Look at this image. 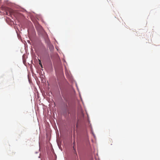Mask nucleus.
<instances>
[{
	"mask_svg": "<svg viewBox=\"0 0 160 160\" xmlns=\"http://www.w3.org/2000/svg\"><path fill=\"white\" fill-rule=\"evenodd\" d=\"M6 13L7 14V15H8V12H7Z\"/></svg>",
	"mask_w": 160,
	"mask_h": 160,
	"instance_id": "20e7f679",
	"label": "nucleus"
},
{
	"mask_svg": "<svg viewBox=\"0 0 160 160\" xmlns=\"http://www.w3.org/2000/svg\"><path fill=\"white\" fill-rule=\"evenodd\" d=\"M78 124H77V125H76V127H78Z\"/></svg>",
	"mask_w": 160,
	"mask_h": 160,
	"instance_id": "39448f33",
	"label": "nucleus"
},
{
	"mask_svg": "<svg viewBox=\"0 0 160 160\" xmlns=\"http://www.w3.org/2000/svg\"><path fill=\"white\" fill-rule=\"evenodd\" d=\"M84 117V114L82 112H81L80 114H78L77 116L78 123L79 122L82 120Z\"/></svg>",
	"mask_w": 160,
	"mask_h": 160,
	"instance_id": "f257e3e1",
	"label": "nucleus"
},
{
	"mask_svg": "<svg viewBox=\"0 0 160 160\" xmlns=\"http://www.w3.org/2000/svg\"><path fill=\"white\" fill-rule=\"evenodd\" d=\"M9 14L10 15L11 14V13H12V9H10L9 10Z\"/></svg>",
	"mask_w": 160,
	"mask_h": 160,
	"instance_id": "f03ea898",
	"label": "nucleus"
},
{
	"mask_svg": "<svg viewBox=\"0 0 160 160\" xmlns=\"http://www.w3.org/2000/svg\"><path fill=\"white\" fill-rule=\"evenodd\" d=\"M39 61L40 62H39V64L41 65V66L42 67V63H41V62H40V60H39Z\"/></svg>",
	"mask_w": 160,
	"mask_h": 160,
	"instance_id": "7ed1b4c3",
	"label": "nucleus"
}]
</instances>
